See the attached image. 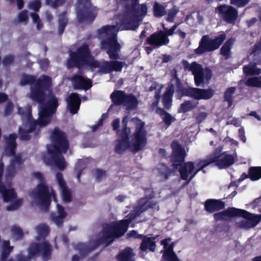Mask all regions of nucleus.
Wrapping results in <instances>:
<instances>
[{
    "mask_svg": "<svg viewBox=\"0 0 261 261\" xmlns=\"http://www.w3.org/2000/svg\"><path fill=\"white\" fill-rule=\"evenodd\" d=\"M127 12L135 17L138 20L140 21L146 15L147 13V7L145 4L134 6H126Z\"/></svg>",
    "mask_w": 261,
    "mask_h": 261,
    "instance_id": "24",
    "label": "nucleus"
},
{
    "mask_svg": "<svg viewBox=\"0 0 261 261\" xmlns=\"http://www.w3.org/2000/svg\"><path fill=\"white\" fill-rule=\"evenodd\" d=\"M24 161L20 154H17L12 159L6 168V177L12 178L15 176L17 170L22 168Z\"/></svg>",
    "mask_w": 261,
    "mask_h": 261,
    "instance_id": "22",
    "label": "nucleus"
},
{
    "mask_svg": "<svg viewBox=\"0 0 261 261\" xmlns=\"http://www.w3.org/2000/svg\"><path fill=\"white\" fill-rule=\"evenodd\" d=\"M240 208L234 207H228L226 210L216 213L213 217L215 221H228L230 218L239 217Z\"/></svg>",
    "mask_w": 261,
    "mask_h": 261,
    "instance_id": "23",
    "label": "nucleus"
},
{
    "mask_svg": "<svg viewBox=\"0 0 261 261\" xmlns=\"http://www.w3.org/2000/svg\"><path fill=\"white\" fill-rule=\"evenodd\" d=\"M18 113L22 117L26 118L27 123H28V122H31L32 121H37V120L33 119L32 115L31 108L30 107H19L18 108Z\"/></svg>",
    "mask_w": 261,
    "mask_h": 261,
    "instance_id": "41",
    "label": "nucleus"
},
{
    "mask_svg": "<svg viewBox=\"0 0 261 261\" xmlns=\"http://www.w3.org/2000/svg\"><path fill=\"white\" fill-rule=\"evenodd\" d=\"M232 44V40L229 39L224 43L220 49V54L225 57V60L228 59L230 57V49Z\"/></svg>",
    "mask_w": 261,
    "mask_h": 261,
    "instance_id": "40",
    "label": "nucleus"
},
{
    "mask_svg": "<svg viewBox=\"0 0 261 261\" xmlns=\"http://www.w3.org/2000/svg\"><path fill=\"white\" fill-rule=\"evenodd\" d=\"M158 237L159 235L152 237L143 235V237L141 239L142 242L140 246V250L142 252H146L147 250L152 252H154L156 247L155 240Z\"/></svg>",
    "mask_w": 261,
    "mask_h": 261,
    "instance_id": "27",
    "label": "nucleus"
},
{
    "mask_svg": "<svg viewBox=\"0 0 261 261\" xmlns=\"http://www.w3.org/2000/svg\"><path fill=\"white\" fill-rule=\"evenodd\" d=\"M113 25H105L97 31V34L99 36H103L105 35H110L114 29Z\"/></svg>",
    "mask_w": 261,
    "mask_h": 261,
    "instance_id": "50",
    "label": "nucleus"
},
{
    "mask_svg": "<svg viewBox=\"0 0 261 261\" xmlns=\"http://www.w3.org/2000/svg\"><path fill=\"white\" fill-rule=\"evenodd\" d=\"M207 114L206 112H202L198 113L195 117V120L196 122L198 124L201 123L207 117Z\"/></svg>",
    "mask_w": 261,
    "mask_h": 261,
    "instance_id": "64",
    "label": "nucleus"
},
{
    "mask_svg": "<svg viewBox=\"0 0 261 261\" xmlns=\"http://www.w3.org/2000/svg\"><path fill=\"white\" fill-rule=\"evenodd\" d=\"M177 24L173 25L171 28L168 29L165 27V25L163 24V34H164V37H165V40L168 43H169L170 40L168 38V36H172L174 33V31L177 28Z\"/></svg>",
    "mask_w": 261,
    "mask_h": 261,
    "instance_id": "49",
    "label": "nucleus"
},
{
    "mask_svg": "<svg viewBox=\"0 0 261 261\" xmlns=\"http://www.w3.org/2000/svg\"><path fill=\"white\" fill-rule=\"evenodd\" d=\"M17 134L15 133L10 134L8 137H5V145L4 147V154L7 156H13L14 158L16 156V151L17 148L16 139Z\"/></svg>",
    "mask_w": 261,
    "mask_h": 261,
    "instance_id": "21",
    "label": "nucleus"
},
{
    "mask_svg": "<svg viewBox=\"0 0 261 261\" xmlns=\"http://www.w3.org/2000/svg\"><path fill=\"white\" fill-rule=\"evenodd\" d=\"M219 17L228 24H233L238 17V11L233 7L225 4L220 5L216 8Z\"/></svg>",
    "mask_w": 261,
    "mask_h": 261,
    "instance_id": "17",
    "label": "nucleus"
},
{
    "mask_svg": "<svg viewBox=\"0 0 261 261\" xmlns=\"http://www.w3.org/2000/svg\"><path fill=\"white\" fill-rule=\"evenodd\" d=\"M140 20H138L133 15H125L121 19V25L126 30H136L139 25Z\"/></svg>",
    "mask_w": 261,
    "mask_h": 261,
    "instance_id": "29",
    "label": "nucleus"
},
{
    "mask_svg": "<svg viewBox=\"0 0 261 261\" xmlns=\"http://www.w3.org/2000/svg\"><path fill=\"white\" fill-rule=\"evenodd\" d=\"M41 7L40 0H34L30 3V8L35 12H38Z\"/></svg>",
    "mask_w": 261,
    "mask_h": 261,
    "instance_id": "62",
    "label": "nucleus"
},
{
    "mask_svg": "<svg viewBox=\"0 0 261 261\" xmlns=\"http://www.w3.org/2000/svg\"><path fill=\"white\" fill-rule=\"evenodd\" d=\"M0 193L2 195L4 201L6 202L15 199L17 197L14 189H7L5 185L0 186Z\"/></svg>",
    "mask_w": 261,
    "mask_h": 261,
    "instance_id": "35",
    "label": "nucleus"
},
{
    "mask_svg": "<svg viewBox=\"0 0 261 261\" xmlns=\"http://www.w3.org/2000/svg\"><path fill=\"white\" fill-rule=\"evenodd\" d=\"M36 230L39 236L41 238H45L49 232L48 227L45 224H40L37 226Z\"/></svg>",
    "mask_w": 261,
    "mask_h": 261,
    "instance_id": "51",
    "label": "nucleus"
},
{
    "mask_svg": "<svg viewBox=\"0 0 261 261\" xmlns=\"http://www.w3.org/2000/svg\"><path fill=\"white\" fill-rule=\"evenodd\" d=\"M173 78L176 81V94L178 99L183 97L188 96L196 100L210 99L215 94V91L213 89H200L193 87H186L184 86L180 80L175 73Z\"/></svg>",
    "mask_w": 261,
    "mask_h": 261,
    "instance_id": "7",
    "label": "nucleus"
},
{
    "mask_svg": "<svg viewBox=\"0 0 261 261\" xmlns=\"http://www.w3.org/2000/svg\"><path fill=\"white\" fill-rule=\"evenodd\" d=\"M174 92V86L171 84L166 89L163 95L162 102L164 108L169 110L172 106V97Z\"/></svg>",
    "mask_w": 261,
    "mask_h": 261,
    "instance_id": "32",
    "label": "nucleus"
},
{
    "mask_svg": "<svg viewBox=\"0 0 261 261\" xmlns=\"http://www.w3.org/2000/svg\"><path fill=\"white\" fill-rule=\"evenodd\" d=\"M28 129H25L22 127L18 128V132L20 140L22 141H29L31 139V133L34 132L36 136L39 135L40 129L46 125L41 124L40 119L38 118L37 121H32L28 122Z\"/></svg>",
    "mask_w": 261,
    "mask_h": 261,
    "instance_id": "19",
    "label": "nucleus"
},
{
    "mask_svg": "<svg viewBox=\"0 0 261 261\" xmlns=\"http://www.w3.org/2000/svg\"><path fill=\"white\" fill-rule=\"evenodd\" d=\"M211 164L212 163L207 159L200 161L197 163L196 164L195 169L194 168L193 172L189 174V175H190V177L189 178H188L187 181L185 184V185H188L200 171L202 170L203 172H205V171L203 169Z\"/></svg>",
    "mask_w": 261,
    "mask_h": 261,
    "instance_id": "36",
    "label": "nucleus"
},
{
    "mask_svg": "<svg viewBox=\"0 0 261 261\" xmlns=\"http://www.w3.org/2000/svg\"><path fill=\"white\" fill-rule=\"evenodd\" d=\"M67 108L72 114H75L80 109L81 100L79 95L76 93H71L68 99Z\"/></svg>",
    "mask_w": 261,
    "mask_h": 261,
    "instance_id": "28",
    "label": "nucleus"
},
{
    "mask_svg": "<svg viewBox=\"0 0 261 261\" xmlns=\"http://www.w3.org/2000/svg\"><path fill=\"white\" fill-rule=\"evenodd\" d=\"M234 162V159L233 155L224 152V154L214 163L220 169H225L232 165Z\"/></svg>",
    "mask_w": 261,
    "mask_h": 261,
    "instance_id": "30",
    "label": "nucleus"
},
{
    "mask_svg": "<svg viewBox=\"0 0 261 261\" xmlns=\"http://www.w3.org/2000/svg\"><path fill=\"white\" fill-rule=\"evenodd\" d=\"M52 144L47 145V152L60 151L65 153L69 148V143L66 134L56 127L51 135Z\"/></svg>",
    "mask_w": 261,
    "mask_h": 261,
    "instance_id": "12",
    "label": "nucleus"
},
{
    "mask_svg": "<svg viewBox=\"0 0 261 261\" xmlns=\"http://www.w3.org/2000/svg\"><path fill=\"white\" fill-rule=\"evenodd\" d=\"M134 255L133 249L127 247L117 255V258L119 261H134Z\"/></svg>",
    "mask_w": 261,
    "mask_h": 261,
    "instance_id": "38",
    "label": "nucleus"
},
{
    "mask_svg": "<svg viewBox=\"0 0 261 261\" xmlns=\"http://www.w3.org/2000/svg\"><path fill=\"white\" fill-rule=\"evenodd\" d=\"M41 106L38 113V119L40 123L47 125L51 121L52 116L56 112L59 106L58 100L53 94L49 95L48 99L46 103L44 101L40 103Z\"/></svg>",
    "mask_w": 261,
    "mask_h": 261,
    "instance_id": "13",
    "label": "nucleus"
},
{
    "mask_svg": "<svg viewBox=\"0 0 261 261\" xmlns=\"http://www.w3.org/2000/svg\"><path fill=\"white\" fill-rule=\"evenodd\" d=\"M239 217H242L248 220L252 227L261 221V215L250 213L242 209H240Z\"/></svg>",
    "mask_w": 261,
    "mask_h": 261,
    "instance_id": "31",
    "label": "nucleus"
},
{
    "mask_svg": "<svg viewBox=\"0 0 261 261\" xmlns=\"http://www.w3.org/2000/svg\"><path fill=\"white\" fill-rule=\"evenodd\" d=\"M162 30L158 31L147 38L144 45H149L154 48H158L162 46L167 45L168 43L165 40V37Z\"/></svg>",
    "mask_w": 261,
    "mask_h": 261,
    "instance_id": "20",
    "label": "nucleus"
},
{
    "mask_svg": "<svg viewBox=\"0 0 261 261\" xmlns=\"http://www.w3.org/2000/svg\"><path fill=\"white\" fill-rule=\"evenodd\" d=\"M98 246H99L95 241L92 245H88L85 243H79L75 246V249L79 252L82 257H85Z\"/></svg>",
    "mask_w": 261,
    "mask_h": 261,
    "instance_id": "33",
    "label": "nucleus"
},
{
    "mask_svg": "<svg viewBox=\"0 0 261 261\" xmlns=\"http://www.w3.org/2000/svg\"><path fill=\"white\" fill-rule=\"evenodd\" d=\"M172 153L170 161L174 169H178L181 179H188L189 174L194 171V163L189 161L185 162L187 155L185 148L176 140H174L171 144Z\"/></svg>",
    "mask_w": 261,
    "mask_h": 261,
    "instance_id": "5",
    "label": "nucleus"
},
{
    "mask_svg": "<svg viewBox=\"0 0 261 261\" xmlns=\"http://www.w3.org/2000/svg\"><path fill=\"white\" fill-rule=\"evenodd\" d=\"M100 47L106 51L110 59L115 60L120 59L119 53L122 46L118 42L116 34H112L102 40L100 42Z\"/></svg>",
    "mask_w": 261,
    "mask_h": 261,
    "instance_id": "16",
    "label": "nucleus"
},
{
    "mask_svg": "<svg viewBox=\"0 0 261 261\" xmlns=\"http://www.w3.org/2000/svg\"><path fill=\"white\" fill-rule=\"evenodd\" d=\"M58 23V33L59 35H61L63 33L68 23L67 12L66 11L63 12L59 15Z\"/></svg>",
    "mask_w": 261,
    "mask_h": 261,
    "instance_id": "39",
    "label": "nucleus"
},
{
    "mask_svg": "<svg viewBox=\"0 0 261 261\" xmlns=\"http://www.w3.org/2000/svg\"><path fill=\"white\" fill-rule=\"evenodd\" d=\"M173 173V171L170 169L169 167L165 166L164 170H161L160 171V174L161 176L164 177L165 180H167L169 178V177L171 176L172 173Z\"/></svg>",
    "mask_w": 261,
    "mask_h": 261,
    "instance_id": "58",
    "label": "nucleus"
},
{
    "mask_svg": "<svg viewBox=\"0 0 261 261\" xmlns=\"http://www.w3.org/2000/svg\"><path fill=\"white\" fill-rule=\"evenodd\" d=\"M162 258L165 261H180L175 253L164 252Z\"/></svg>",
    "mask_w": 261,
    "mask_h": 261,
    "instance_id": "53",
    "label": "nucleus"
},
{
    "mask_svg": "<svg viewBox=\"0 0 261 261\" xmlns=\"http://www.w3.org/2000/svg\"><path fill=\"white\" fill-rule=\"evenodd\" d=\"M198 102H194L190 100H185L184 102L180 104L178 109V113H186L188 112L191 111L195 109L197 107Z\"/></svg>",
    "mask_w": 261,
    "mask_h": 261,
    "instance_id": "37",
    "label": "nucleus"
},
{
    "mask_svg": "<svg viewBox=\"0 0 261 261\" xmlns=\"http://www.w3.org/2000/svg\"><path fill=\"white\" fill-rule=\"evenodd\" d=\"M245 85L249 87L261 88V75L248 78Z\"/></svg>",
    "mask_w": 261,
    "mask_h": 261,
    "instance_id": "46",
    "label": "nucleus"
},
{
    "mask_svg": "<svg viewBox=\"0 0 261 261\" xmlns=\"http://www.w3.org/2000/svg\"><path fill=\"white\" fill-rule=\"evenodd\" d=\"M223 147L220 146L215 148L212 153H211L209 157L207 159L211 163H214L217 161L219 158L224 154V152H222Z\"/></svg>",
    "mask_w": 261,
    "mask_h": 261,
    "instance_id": "44",
    "label": "nucleus"
},
{
    "mask_svg": "<svg viewBox=\"0 0 261 261\" xmlns=\"http://www.w3.org/2000/svg\"><path fill=\"white\" fill-rule=\"evenodd\" d=\"M56 177L60 188L67 185L66 181L63 178V174L61 172H57L56 175Z\"/></svg>",
    "mask_w": 261,
    "mask_h": 261,
    "instance_id": "63",
    "label": "nucleus"
},
{
    "mask_svg": "<svg viewBox=\"0 0 261 261\" xmlns=\"http://www.w3.org/2000/svg\"><path fill=\"white\" fill-rule=\"evenodd\" d=\"M128 121L127 116L123 117L122 120V128L118 135L119 139L116 141L115 148V151L118 154H122L128 149L133 153H136L142 150L147 144V132L143 122L136 125L129 140L131 130L127 127Z\"/></svg>",
    "mask_w": 261,
    "mask_h": 261,
    "instance_id": "1",
    "label": "nucleus"
},
{
    "mask_svg": "<svg viewBox=\"0 0 261 261\" xmlns=\"http://www.w3.org/2000/svg\"><path fill=\"white\" fill-rule=\"evenodd\" d=\"M19 84L21 86L31 85L30 98L33 101L42 103L45 100L46 92L51 90L52 80L50 76L46 75L36 79L33 75L23 73L21 76Z\"/></svg>",
    "mask_w": 261,
    "mask_h": 261,
    "instance_id": "4",
    "label": "nucleus"
},
{
    "mask_svg": "<svg viewBox=\"0 0 261 261\" xmlns=\"http://www.w3.org/2000/svg\"><path fill=\"white\" fill-rule=\"evenodd\" d=\"M11 232L16 240H20L23 237L24 234L22 229L16 225L11 227Z\"/></svg>",
    "mask_w": 261,
    "mask_h": 261,
    "instance_id": "52",
    "label": "nucleus"
},
{
    "mask_svg": "<svg viewBox=\"0 0 261 261\" xmlns=\"http://www.w3.org/2000/svg\"><path fill=\"white\" fill-rule=\"evenodd\" d=\"M178 12V10L175 6L169 9L168 12V16L166 20L168 22H173L174 17Z\"/></svg>",
    "mask_w": 261,
    "mask_h": 261,
    "instance_id": "56",
    "label": "nucleus"
},
{
    "mask_svg": "<svg viewBox=\"0 0 261 261\" xmlns=\"http://www.w3.org/2000/svg\"><path fill=\"white\" fill-rule=\"evenodd\" d=\"M124 63L118 61H111L112 71L120 72L122 71Z\"/></svg>",
    "mask_w": 261,
    "mask_h": 261,
    "instance_id": "55",
    "label": "nucleus"
},
{
    "mask_svg": "<svg viewBox=\"0 0 261 261\" xmlns=\"http://www.w3.org/2000/svg\"><path fill=\"white\" fill-rule=\"evenodd\" d=\"M113 104L115 106L123 105L127 110L136 109L138 105V100L133 94H126L125 91L115 90L110 95Z\"/></svg>",
    "mask_w": 261,
    "mask_h": 261,
    "instance_id": "15",
    "label": "nucleus"
},
{
    "mask_svg": "<svg viewBox=\"0 0 261 261\" xmlns=\"http://www.w3.org/2000/svg\"><path fill=\"white\" fill-rule=\"evenodd\" d=\"M250 0H230L231 5L241 8L247 5Z\"/></svg>",
    "mask_w": 261,
    "mask_h": 261,
    "instance_id": "59",
    "label": "nucleus"
},
{
    "mask_svg": "<svg viewBox=\"0 0 261 261\" xmlns=\"http://www.w3.org/2000/svg\"><path fill=\"white\" fill-rule=\"evenodd\" d=\"M249 178L252 181L261 178V167H250L249 169Z\"/></svg>",
    "mask_w": 261,
    "mask_h": 261,
    "instance_id": "42",
    "label": "nucleus"
},
{
    "mask_svg": "<svg viewBox=\"0 0 261 261\" xmlns=\"http://www.w3.org/2000/svg\"><path fill=\"white\" fill-rule=\"evenodd\" d=\"M153 14L155 17H162L166 14L165 7L160 3L155 2L153 6Z\"/></svg>",
    "mask_w": 261,
    "mask_h": 261,
    "instance_id": "43",
    "label": "nucleus"
},
{
    "mask_svg": "<svg viewBox=\"0 0 261 261\" xmlns=\"http://www.w3.org/2000/svg\"><path fill=\"white\" fill-rule=\"evenodd\" d=\"M151 198V197L148 196L140 198L138 200V205L134 208L133 210L131 211L125 217L123 220L118 222L125 232L126 231L129 224L136 218L149 208H153L154 207L156 203L153 201H150Z\"/></svg>",
    "mask_w": 261,
    "mask_h": 261,
    "instance_id": "9",
    "label": "nucleus"
},
{
    "mask_svg": "<svg viewBox=\"0 0 261 261\" xmlns=\"http://www.w3.org/2000/svg\"><path fill=\"white\" fill-rule=\"evenodd\" d=\"M171 239L170 238L165 239L161 241V244L164 246L165 251H161V252L175 253L173 250L174 243H172L168 245V243L170 242Z\"/></svg>",
    "mask_w": 261,
    "mask_h": 261,
    "instance_id": "48",
    "label": "nucleus"
},
{
    "mask_svg": "<svg viewBox=\"0 0 261 261\" xmlns=\"http://www.w3.org/2000/svg\"><path fill=\"white\" fill-rule=\"evenodd\" d=\"M46 5L51 6L53 8H57L62 6L66 0H45Z\"/></svg>",
    "mask_w": 261,
    "mask_h": 261,
    "instance_id": "54",
    "label": "nucleus"
},
{
    "mask_svg": "<svg viewBox=\"0 0 261 261\" xmlns=\"http://www.w3.org/2000/svg\"><path fill=\"white\" fill-rule=\"evenodd\" d=\"M236 88L235 87H229L225 90L224 98L225 101L228 102L229 106H231L233 102V94L235 93Z\"/></svg>",
    "mask_w": 261,
    "mask_h": 261,
    "instance_id": "47",
    "label": "nucleus"
},
{
    "mask_svg": "<svg viewBox=\"0 0 261 261\" xmlns=\"http://www.w3.org/2000/svg\"><path fill=\"white\" fill-rule=\"evenodd\" d=\"M61 190L62 198L63 200L66 203H69L72 200L71 191L68 188L67 186L60 188Z\"/></svg>",
    "mask_w": 261,
    "mask_h": 261,
    "instance_id": "45",
    "label": "nucleus"
},
{
    "mask_svg": "<svg viewBox=\"0 0 261 261\" xmlns=\"http://www.w3.org/2000/svg\"><path fill=\"white\" fill-rule=\"evenodd\" d=\"M71 80L76 89L87 90L92 86L91 80L81 75L74 74L72 75Z\"/></svg>",
    "mask_w": 261,
    "mask_h": 261,
    "instance_id": "25",
    "label": "nucleus"
},
{
    "mask_svg": "<svg viewBox=\"0 0 261 261\" xmlns=\"http://www.w3.org/2000/svg\"><path fill=\"white\" fill-rule=\"evenodd\" d=\"M125 232L118 222L114 225L107 224L102 229V236L95 241L98 246L103 244L107 247L113 242L115 238L122 236Z\"/></svg>",
    "mask_w": 261,
    "mask_h": 261,
    "instance_id": "14",
    "label": "nucleus"
},
{
    "mask_svg": "<svg viewBox=\"0 0 261 261\" xmlns=\"http://www.w3.org/2000/svg\"><path fill=\"white\" fill-rule=\"evenodd\" d=\"M33 175L39 181L36 187L30 193V196L36 204L47 212L51 203V195L43 174L40 172H33Z\"/></svg>",
    "mask_w": 261,
    "mask_h": 261,
    "instance_id": "6",
    "label": "nucleus"
},
{
    "mask_svg": "<svg viewBox=\"0 0 261 261\" xmlns=\"http://www.w3.org/2000/svg\"><path fill=\"white\" fill-rule=\"evenodd\" d=\"M204 210L208 213H214L225 208V203L221 199H208L204 204Z\"/></svg>",
    "mask_w": 261,
    "mask_h": 261,
    "instance_id": "26",
    "label": "nucleus"
},
{
    "mask_svg": "<svg viewBox=\"0 0 261 261\" xmlns=\"http://www.w3.org/2000/svg\"><path fill=\"white\" fill-rule=\"evenodd\" d=\"M98 9L92 5L91 0H77L76 16L79 23H92L96 17Z\"/></svg>",
    "mask_w": 261,
    "mask_h": 261,
    "instance_id": "8",
    "label": "nucleus"
},
{
    "mask_svg": "<svg viewBox=\"0 0 261 261\" xmlns=\"http://www.w3.org/2000/svg\"><path fill=\"white\" fill-rule=\"evenodd\" d=\"M9 240L4 241L2 245V254L0 261H30L38 256H41L43 261H48L51 258L53 248L50 244L47 241L40 243H31L28 248V256L22 254H18L16 256V260L13 259H7L13 247L10 246Z\"/></svg>",
    "mask_w": 261,
    "mask_h": 261,
    "instance_id": "3",
    "label": "nucleus"
},
{
    "mask_svg": "<svg viewBox=\"0 0 261 261\" xmlns=\"http://www.w3.org/2000/svg\"><path fill=\"white\" fill-rule=\"evenodd\" d=\"M66 65L69 69L76 67L80 70L85 66H88L92 71L98 68V73L101 74L109 73L112 69L111 61H103L101 63L94 59L91 55L89 45L86 43L77 47L75 51L69 52Z\"/></svg>",
    "mask_w": 261,
    "mask_h": 261,
    "instance_id": "2",
    "label": "nucleus"
},
{
    "mask_svg": "<svg viewBox=\"0 0 261 261\" xmlns=\"http://www.w3.org/2000/svg\"><path fill=\"white\" fill-rule=\"evenodd\" d=\"M18 19L19 22H27L29 19L28 11L23 10L18 14Z\"/></svg>",
    "mask_w": 261,
    "mask_h": 261,
    "instance_id": "61",
    "label": "nucleus"
},
{
    "mask_svg": "<svg viewBox=\"0 0 261 261\" xmlns=\"http://www.w3.org/2000/svg\"><path fill=\"white\" fill-rule=\"evenodd\" d=\"M62 153L60 151L43 152L41 159L46 165L54 164L58 169L63 170L66 167V162Z\"/></svg>",
    "mask_w": 261,
    "mask_h": 261,
    "instance_id": "18",
    "label": "nucleus"
},
{
    "mask_svg": "<svg viewBox=\"0 0 261 261\" xmlns=\"http://www.w3.org/2000/svg\"><path fill=\"white\" fill-rule=\"evenodd\" d=\"M14 105L12 101H9L7 102L4 110V115L8 116L11 115L13 111Z\"/></svg>",
    "mask_w": 261,
    "mask_h": 261,
    "instance_id": "60",
    "label": "nucleus"
},
{
    "mask_svg": "<svg viewBox=\"0 0 261 261\" xmlns=\"http://www.w3.org/2000/svg\"><path fill=\"white\" fill-rule=\"evenodd\" d=\"M155 113L162 118L163 122L166 127H168L172 122L176 121V118L170 113L166 112L163 108L158 107Z\"/></svg>",
    "mask_w": 261,
    "mask_h": 261,
    "instance_id": "34",
    "label": "nucleus"
},
{
    "mask_svg": "<svg viewBox=\"0 0 261 261\" xmlns=\"http://www.w3.org/2000/svg\"><path fill=\"white\" fill-rule=\"evenodd\" d=\"M182 63L185 69L192 72L196 86H200L205 83V80L208 81L211 79L212 72L209 68H205L204 69L201 64L196 62L190 64L185 60L182 61Z\"/></svg>",
    "mask_w": 261,
    "mask_h": 261,
    "instance_id": "11",
    "label": "nucleus"
},
{
    "mask_svg": "<svg viewBox=\"0 0 261 261\" xmlns=\"http://www.w3.org/2000/svg\"><path fill=\"white\" fill-rule=\"evenodd\" d=\"M226 34L222 33L214 38L205 35L202 37L199 42V46L194 49L196 55H201L206 52L213 51L218 49L226 39Z\"/></svg>",
    "mask_w": 261,
    "mask_h": 261,
    "instance_id": "10",
    "label": "nucleus"
},
{
    "mask_svg": "<svg viewBox=\"0 0 261 261\" xmlns=\"http://www.w3.org/2000/svg\"><path fill=\"white\" fill-rule=\"evenodd\" d=\"M21 199H17L8 205L6 207L7 211H11L18 209L22 204Z\"/></svg>",
    "mask_w": 261,
    "mask_h": 261,
    "instance_id": "57",
    "label": "nucleus"
}]
</instances>
